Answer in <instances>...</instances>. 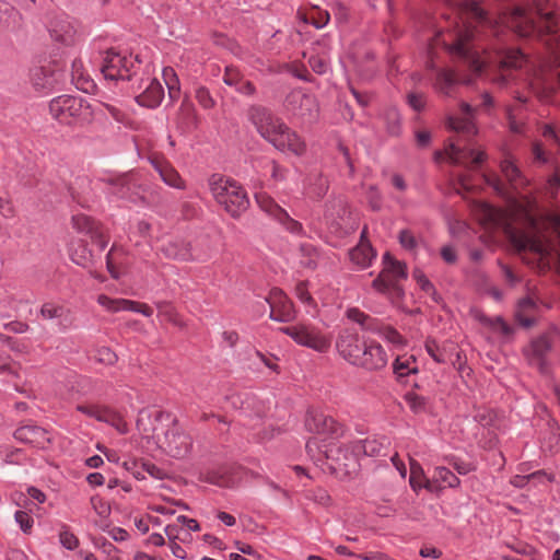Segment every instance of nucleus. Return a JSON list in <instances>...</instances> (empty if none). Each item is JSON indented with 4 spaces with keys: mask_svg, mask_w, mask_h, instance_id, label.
<instances>
[{
    "mask_svg": "<svg viewBox=\"0 0 560 560\" xmlns=\"http://www.w3.org/2000/svg\"><path fill=\"white\" fill-rule=\"evenodd\" d=\"M500 22L521 37H548L546 45L550 49V56L541 62L530 88L540 102L551 103L556 92L560 90V37L557 35L553 13L539 4L529 8L516 7L510 14L502 15Z\"/></svg>",
    "mask_w": 560,
    "mask_h": 560,
    "instance_id": "obj_1",
    "label": "nucleus"
},
{
    "mask_svg": "<svg viewBox=\"0 0 560 560\" xmlns=\"http://www.w3.org/2000/svg\"><path fill=\"white\" fill-rule=\"evenodd\" d=\"M472 212L487 228L501 229L517 252H530L544 265L555 255L560 262V247L556 248L541 232L538 221L522 206L503 210L485 201H475ZM551 224L560 242V217L555 215Z\"/></svg>",
    "mask_w": 560,
    "mask_h": 560,
    "instance_id": "obj_2",
    "label": "nucleus"
},
{
    "mask_svg": "<svg viewBox=\"0 0 560 560\" xmlns=\"http://www.w3.org/2000/svg\"><path fill=\"white\" fill-rule=\"evenodd\" d=\"M137 429L145 439H151L164 453L175 458L189 454L192 441L170 413L144 408L137 418Z\"/></svg>",
    "mask_w": 560,
    "mask_h": 560,
    "instance_id": "obj_3",
    "label": "nucleus"
},
{
    "mask_svg": "<svg viewBox=\"0 0 560 560\" xmlns=\"http://www.w3.org/2000/svg\"><path fill=\"white\" fill-rule=\"evenodd\" d=\"M475 108L468 103L462 102L459 113L447 118L450 129L458 133L444 151H436L434 156L438 162L448 160L454 164L478 166L485 160V152L476 149L470 143V137L476 135L474 124Z\"/></svg>",
    "mask_w": 560,
    "mask_h": 560,
    "instance_id": "obj_4",
    "label": "nucleus"
},
{
    "mask_svg": "<svg viewBox=\"0 0 560 560\" xmlns=\"http://www.w3.org/2000/svg\"><path fill=\"white\" fill-rule=\"evenodd\" d=\"M248 117L257 132L277 150L298 156L305 153L306 144L302 138L267 108L253 106Z\"/></svg>",
    "mask_w": 560,
    "mask_h": 560,
    "instance_id": "obj_5",
    "label": "nucleus"
},
{
    "mask_svg": "<svg viewBox=\"0 0 560 560\" xmlns=\"http://www.w3.org/2000/svg\"><path fill=\"white\" fill-rule=\"evenodd\" d=\"M208 184L215 201L232 217H240L247 210L249 206L247 194L236 180L213 174Z\"/></svg>",
    "mask_w": 560,
    "mask_h": 560,
    "instance_id": "obj_6",
    "label": "nucleus"
},
{
    "mask_svg": "<svg viewBox=\"0 0 560 560\" xmlns=\"http://www.w3.org/2000/svg\"><path fill=\"white\" fill-rule=\"evenodd\" d=\"M49 113L63 125L86 124L93 119V109L86 100L67 94L49 102Z\"/></svg>",
    "mask_w": 560,
    "mask_h": 560,
    "instance_id": "obj_7",
    "label": "nucleus"
},
{
    "mask_svg": "<svg viewBox=\"0 0 560 560\" xmlns=\"http://www.w3.org/2000/svg\"><path fill=\"white\" fill-rule=\"evenodd\" d=\"M280 331L293 339L299 346L319 353L327 352L331 347V335L310 322L281 327Z\"/></svg>",
    "mask_w": 560,
    "mask_h": 560,
    "instance_id": "obj_8",
    "label": "nucleus"
},
{
    "mask_svg": "<svg viewBox=\"0 0 560 560\" xmlns=\"http://www.w3.org/2000/svg\"><path fill=\"white\" fill-rule=\"evenodd\" d=\"M139 63L138 56L121 54L110 48L103 54L101 72L106 80H130Z\"/></svg>",
    "mask_w": 560,
    "mask_h": 560,
    "instance_id": "obj_9",
    "label": "nucleus"
},
{
    "mask_svg": "<svg viewBox=\"0 0 560 560\" xmlns=\"http://www.w3.org/2000/svg\"><path fill=\"white\" fill-rule=\"evenodd\" d=\"M472 28H476V25H472V27L470 25L466 26L465 31L458 32L456 40L452 45L445 42L444 45L452 55L463 59L475 73H481L486 67V58L485 52L480 55L470 45V40L475 36Z\"/></svg>",
    "mask_w": 560,
    "mask_h": 560,
    "instance_id": "obj_10",
    "label": "nucleus"
},
{
    "mask_svg": "<svg viewBox=\"0 0 560 560\" xmlns=\"http://www.w3.org/2000/svg\"><path fill=\"white\" fill-rule=\"evenodd\" d=\"M558 341H560V330L555 327L534 339L529 346L524 349V354L528 363L537 368L540 372H545L546 354Z\"/></svg>",
    "mask_w": 560,
    "mask_h": 560,
    "instance_id": "obj_11",
    "label": "nucleus"
},
{
    "mask_svg": "<svg viewBox=\"0 0 560 560\" xmlns=\"http://www.w3.org/2000/svg\"><path fill=\"white\" fill-rule=\"evenodd\" d=\"M486 66L495 63L499 70L502 72L495 81L500 84H504L508 81L505 71L510 69L521 68L526 62V56L520 50L514 48L500 49L494 55L485 52Z\"/></svg>",
    "mask_w": 560,
    "mask_h": 560,
    "instance_id": "obj_12",
    "label": "nucleus"
},
{
    "mask_svg": "<svg viewBox=\"0 0 560 560\" xmlns=\"http://www.w3.org/2000/svg\"><path fill=\"white\" fill-rule=\"evenodd\" d=\"M383 270L373 281V288L377 291H385L390 287H395L400 280L407 278L406 265L396 260L389 253L383 256Z\"/></svg>",
    "mask_w": 560,
    "mask_h": 560,
    "instance_id": "obj_13",
    "label": "nucleus"
},
{
    "mask_svg": "<svg viewBox=\"0 0 560 560\" xmlns=\"http://www.w3.org/2000/svg\"><path fill=\"white\" fill-rule=\"evenodd\" d=\"M305 428L312 433L334 439L342 435L343 433V428L337 420L317 409H311L307 411Z\"/></svg>",
    "mask_w": 560,
    "mask_h": 560,
    "instance_id": "obj_14",
    "label": "nucleus"
},
{
    "mask_svg": "<svg viewBox=\"0 0 560 560\" xmlns=\"http://www.w3.org/2000/svg\"><path fill=\"white\" fill-rule=\"evenodd\" d=\"M266 301L270 307L271 319L283 323H289L295 319L296 311L294 305L282 290L278 288L272 289Z\"/></svg>",
    "mask_w": 560,
    "mask_h": 560,
    "instance_id": "obj_15",
    "label": "nucleus"
},
{
    "mask_svg": "<svg viewBox=\"0 0 560 560\" xmlns=\"http://www.w3.org/2000/svg\"><path fill=\"white\" fill-rule=\"evenodd\" d=\"M72 228L80 234L89 236L101 250L108 244V237L103 226L86 214L77 213L71 218Z\"/></svg>",
    "mask_w": 560,
    "mask_h": 560,
    "instance_id": "obj_16",
    "label": "nucleus"
},
{
    "mask_svg": "<svg viewBox=\"0 0 560 560\" xmlns=\"http://www.w3.org/2000/svg\"><path fill=\"white\" fill-rule=\"evenodd\" d=\"M365 343L366 341L361 340L355 331L351 329H343L340 331L336 340V348L345 360L355 365Z\"/></svg>",
    "mask_w": 560,
    "mask_h": 560,
    "instance_id": "obj_17",
    "label": "nucleus"
},
{
    "mask_svg": "<svg viewBox=\"0 0 560 560\" xmlns=\"http://www.w3.org/2000/svg\"><path fill=\"white\" fill-rule=\"evenodd\" d=\"M97 302L101 306L106 308L109 312L116 313L121 311H129L135 313H140L145 317H150L153 314L152 307H150L145 303H140L126 299H112L105 294H101L97 298Z\"/></svg>",
    "mask_w": 560,
    "mask_h": 560,
    "instance_id": "obj_18",
    "label": "nucleus"
},
{
    "mask_svg": "<svg viewBox=\"0 0 560 560\" xmlns=\"http://www.w3.org/2000/svg\"><path fill=\"white\" fill-rule=\"evenodd\" d=\"M387 364V355L383 347L375 341H366L355 365L366 370H380Z\"/></svg>",
    "mask_w": 560,
    "mask_h": 560,
    "instance_id": "obj_19",
    "label": "nucleus"
},
{
    "mask_svg": "<svg viewBox=\"0 0 560 560\" xmlns=\"http://www.w3.org/2000/svg\"><path fill=\"white\" fill-rule=\"evenodd\" d=\"M285 107L298 116H313L316 112V101L302 90H293L285 98Z\"/></svg>",
    "mask_w": 560,
    "mask_h": 560,
    "instance_id": "obj_20",
    "label": "nucleus"
},
{
    "mask_svg": "<svg viewBox=\"0 0 560 560\" xmlns=\"http://www.w3.org/2000/svg\"><path fill=\"white\" fill-rule=\"evenodd\" d=\"M14 436L23 443H27L39 448L46 447L51 440L48 431L32 423L18 428L14 432Z\"/></svg>",
    "mask_w": 560,
    "mask_h": 560,
    "instance_id": "obj_21",
    "label": "nucleus"
},
{
    "mask_svg": "<svg viewBox=\"0 0 560 560\" xmlns=\"http://www.w3.org/2000/svg\"><path fill=\"white\" fill-rule=\"evenodd\" d=\"M151 164L166 185L176 189L185 188V180L167 160L153 156L151 158Z\"/></svg>",
    "mask_w": 560,
    "mask_h": 560,
    "instance_id": "obj_22",
    "label": "nucleus"
},
{
    "mask_svg": "<svg viewBox=\"0 0 560 560\" xmlns=\"http://www.w3.org/2000/svg\"><path fill=\"white\" fill-rule=\"evenodd\" d=\"M30 82L36 91L48 92L58 82V75L50 67H34L30 71Z\"/></svg>",
    "mask_w": 560,
    "mask_h": 560,
    "instance_id": "obj_23",
    "label": "nucleus"
},
{
    "mask_svg": "<svg viewBox=\"0 0 560 560\" xmlns=\"http://www.w3.org/2000/svg\"><path fill=\"white\" fill-rule=\"evenodd\" d=\"M365 234L366 228H364L362 231L360 243L349 253L350 260L361 269L368 268L372 260L376 257L375 250L365 240Z\"/></svg>",
    "mask_w": 560,
    "mask_h": 560,
    "instance_id": "obj_24",
    "label": "nucleus"
},
{
    "mask_svg": "<svg viewBox=\"0 0 560 560\" xmlns=\"http://www.w3.org/2000/svg\"><path fill=\"white\" fill-rule=\"evenodd\" d=\"M164 97V90L156 79L150 80L144 91L137 95L136 101L139 105L148 108L158 107Z\"/></svg>",
    "mask_w": 560,
    "mask_h": 560,
    "instance_id": "obj_25",
    "label": "nucleus"
},
{
    "mask_svg": "<svg viewBox=\"0 0 560 560\" xmlns=\"http://www.w3.org/2000/svg\"><path fill=\"white\" fill-rule=\"evenodd\" d=\"M51 37L63 45H71L75 42L77 30L68 20H56L50 30Z\"/></svg>",
    "mask_w": 560,
    "mask_h": 560,
    "instance_id": "obj_26",
    "label": "nucleus"
},
{
    "mask_svg": "<svg viewBox=\"0 0 560 560\" xmlns=\"http://www.w3.org/2000/svg\"><path fill=\"white\" fill-rule=\"evenodd\" d=\"M102 180L106 183L108 186H110L113 194H116L121 198L133 199L130 191L135 185L132 184L130 175H107L104 176Z\"/></svg>",
    "mask_w": 560,
    "mask_h": 560,
    "instance_id": "obj_27",
    "label": "nucleus"
},
{
    "mask_svg": "<svg viewBox=\"0 0 560 560\" xmlns=\"http://www.w3.org/2000/svg\"><path fill=\"white\" fill-rule=\"evenodd\" d=\"M462 11L465 19L470 23L478 25L488 26L493 28V22L488 18L485 10L476 1H464L462 4Z\"/></svg>",
    "mask_w": 560,
    "mask_h": 560,
    "instance_id": "obj_28",
    "label": "nucleus"
},
{
    "mask_svg": "<svg viewBox=\"0 0 560 560\" xmlns=\"http://www.w3.org/2000/svg\"><path fill=\"white\" fill-rule=\"evenodd\" d=\"M387 444L388 441L386 438H366L365 440L354 443L353 452L357 455L364 454L368 456H378Z\"/></svg>",
    "mask_w": 560,
    "mask_h": 560,
    "instance_id": "obj_29",
    "label": "nucleus"
},
{
    "mask_svg": "<svg viewBox=\"0 0 560 560\" xmlns=\"http://www.w3.org/2000/svg\"><path fill=\"white\" fill-rule=\"evenodd\" d=\"M96 420L110 424L121 434L128 432V425L126 421L117 411L109 407L100 405Z\"/></svg>",
    "mask_w": 560,
    "mask_h": 560,
    "instance_id": "obj_30",
    "label": "nucleus"
},
{
    "mask_svg": "<svg viewBox=\"0 0 560 560\" xmlns=\"http://www.w3.org/2000/svg\"><path fill=\"white\" fill-rule=\"evenodd\" d=\"M161 250L165 257L172 259L188 260L191 257L190 245L179 240L168 241Z\"/></svg>",
    "mask_w": 560,
    "mask_h": 560,
    "instance_id": "obj_31",
    "label": "nucleus"
},
{
    "mask_svg": "<svg viewBox=\"0 0 560 560\" xmlns=\"http://www.w3.org/2000/svg\"><path fill=\"white\" fill-rule=\"evenodd\" d=\"M537 305L536 302L532 298H525L518 302L516 310V318L518 323L528 328L535 323V312Z\"/></svg>",
    "mask_w": 560,
    "mask_h": 560,
    "instance_id": "obj_32",
    "label": "nucleus"
},
{
    "mask_svg": "<svg viewBox=\"0 0 560 560\" xmlns=\"http://www.w3.org/2000/svg\"><path fill=\"white\" fill-rule=\"evenodd\" d=\"M501 171L514 189H517L524 185V179L521 175V172L515 165V162L511 155L505 156V159L501 162Z\"/></svg>",
    "mask_w": 560,
    "mask_h": 560,
    "instance_id": "obj_33",
    "label": "nucleus"
},
{
    "mask_svg": "<svg viewBox=\"0 0 560 560\" xmlns=\"http://www.w3.org/2000/svg\"><path fill=\"white\" fill-rule=\"evenodd\" d=\"M300 265L307 269H315L320 255L315 246L312 244H302L299 249Z\"/></svg>",
    "mask_w": 560,
    "mask_h": 560,
    "instance_id": "obj_34",
    "label": "nucleus"
},
{
    "mask_svg": "<svg viewBox=\"0 0 560 560\" xmlns=\"http://www.w3.org/2000/svg\"><path fill=\"white\" fill-rule=\"evenodd\" d=\"M393 370L396 376L400 378L417 373L418 366L412 355H399L394 361Z\"/></svg>",
    "mask_w": 560,
    "mask_h": 560,
    "instance_id": "obj_35",
    "label": "nucleus"
},
{
    "mask_svg": "<svg viewBox=\"0 0 560 560\" xmlns=\"http://www.w3.org/2000/svg\"><path fill=\"white\" fill-rule=\"evenodd\" d=\"M255 198L259 208L276 220H278V218L284 211L283 208H281L270 196L265 192L256 194Z\"/></svg>",
    "mask_w": 560,
    "mask_h": 560,
    "instance_id": "obj_36",
    "label": "nucleus"
},
{
    "mask_svg": "<svg viewBox=\"0 0 560 560\" xmlns=\"http://www.w3.org/2000/svg\"><path fill=\"white\" fill-rule=\"evenodd\" d=\"M515 100L517 105H510L506 107V116L509 120L510 130L520 133L523 130V122L517 120V112L522 105L527 102L526 97H523L521 94L515 95Z\"/></svg>",
    "mask_w": 560,
    "mask_h": 560,
    "instance_id": "obj_37",
    "label": "nucleus"
},
{
    "mask_svg": "<svg viewBox=\"0 0 560 560\" xmlns=\"http://www.w3.org/2000/svg\"><path fill=\"white\" fill-rule=\"evenodd\" d=\"M376 328L372 329L373 332L380 335L388 342L393 343L394 346L400 347L404 346V338L393 327L384 325L376 322Z\"/></svg>",
    "mask_w": 560,
    "mask_h": 560,
    "instance_id": "obj_38",
    "label": "nucleus"
},
{
    "mask_svg": "<svg viewBox=\"0 0 560 560\" xmlns=\"http://www.w3.org/2000/svg\"><path fill=\"white\" fill-rule=\"evenodd\" d=\"M329 20H330V14L328 13V11L322 10L318 7L312 8L310 11H307L304 14V21L306 23L313 24L317 28H322L325 25H327Z\"/></svg>",
    "mask_w": 560,
    "mask_h": 560,
    "instance_id": "obj_39",
    "label": "nucleus"
},
{
    "mask_svg": "<svg viewBox=\"0 0 560 560\" xmlns=\"http://www.w3.org/2000/svg\"><path fill=\"white\" fill-rule=\"evenodd\" d=\"M457 82L456 74L451 70H440L436 77V89L444 93L448 94L452 86Z\"/></svg>",
    "mask_w": 560,
    "mask_h": 560,
    "instance_id": "obj_40",
    "label": "nucleus"
},
{
    "mask_svg": "<svg viewBox=\"0 0 560 560\" xmlns=\"http://www.w3.org/2000/svg\"><path fill=\"white\" fill-rule=\"evenodd\" d=\"M347 316L349 319L360 324L364 329L372 331V329L376 328L377 319L370 317L369 315L361 312L359 308H349L347 311Z\"/></svg>",
    "mask_w": 560,
    "mask_h": 560,
    "instance_id": "obj_41",
    "label": "nucleus"
},
{
    "mask_svg": "<svg viewBox=\"0 0 560 560\" xmlns=\"http://www.w3.org/2000/svg\"><path fill=\"white\" fill-rule=\"evenodd\" d=\"M433 478L439 482H444L451 488L458 487L460 480L457 476H455L450 469L446 467H435Z\"/></svg>",
    "mask_w": 560,
    "mask_h": 560,
    "instance_id": "obj_42",
    "label": "nucleus"
},
{
    "mask_svg": "<svg viewBox=\"0 0 560 560\" xmlns=\"http://www.w3.org/2000/svg\"><path fill=\"white\" fill-rule=\"evenodd\" d=\"M69 314V310L55 303H45L40 308V315L46 319L62 318Z\"/></svg>",
    "mask_w": 560,
    "mask_h": 560,
    "instance_id": "obj_43",
    "label": "nucleus"
},
{
    "mask_svg": "<svg viewBox=\"0 0 560 560\" xmlns=\"http://www.w3.org/2000/svg\"><path fill=\"white\" fill-rule=\"evenodd\" d=\"M425 480V476L422 467L416 460L410 462V478L409 483L411 488L417 491L422 488V483Z\"/></svg>",
    "mask_w": 560,
    "mask_h": 560,
    "instance_id": "obj_44",
    "label": "nucleus"
},
{
    "mask_svg": "<svg viewBox=\"0 0 560 560\" xmlns=\"http://www.w3.org/2000/svg\"><path fill=\"white\" fill-rule=\"evenodd\" d=\"M82 63L80 61H74L72 63V75L73 79L77 80V85L79 89L89 92L90 89L94 86L93 82L84 77L83 72L81 71Z\"/></svg>",
    "mask_w": 560,
    "mask_h": 560,
    "instance_id": "obj_45",
    "label": "nucleus"
},
{
    "mask_svg": "<svg viewBox=\"0 0 560 560\" xmlns=\"http://www.w3.org/2000/svg\"><path fill=\"white\" fill-rule=\"evenodd\" d=\"M288 232L296 235L303 234L302 224L292 219L289 213L284 210L283 213L277 220Z\"/></svg>",
    "mask_w": 560,
    "mask_h": 560,
    "instance_id": "obj_46",
    "label": "nucleus"
},
{
    "mask_svg": "<svg viewBox=\"0 0 560 560\" xmlns=\"http://www.w3.org/2000/svg\"><path fill=\"white\" fill-rule=\"evenodd\" d=\"M71 259L79 266L86 267L92 259V253L85 245L71 249Z\"/></svg>",
    "mask_w": 560,
    "mask_h": 560,
    "instance_id": "obj_47",
    "label": "nucleus"
},
{
    "mask_svg": "<svg viewBox=\"0 0 560 560\" xmlns=\"http://www.w3.org/2000/svg\"><path fill=\"white\" fill-rule=\"evenodd\" d=\"M405 399L409 408L415 412L424 411L428 405L425 397L413 392L406 394Z\"/></svg>",
    "mask_w": 560,
    "mask_h": 560,
    "instance_id": "obj_48",
    "label": "nucleus"
},
{
    "mask_svg": "<svg viewBox=\"0 0 560 560\" xmlns=\"http://www.w3.org/2000/svg\"><path fill=\"white\" fill-rule=\"evenodd\" d=\"M479 319H480V322L490 326L494 331H498L501 335L506 336L511 332L509 325L505 322H503L502 318H500V317L491 319V318H488L482 315L479 317Z\"/></svg>",
    "mask_w": 560,
    "mask_h": 560,
    "instance_id": "obj_49",
    "label": "nucleus"
},
{
    "mask_svg": "<svg viewBox=\"0 0 560 560\" xmlns=\"http://www.w3.org/2000/svg\"><path fill=\"white\" fill-rule=\"evenodd\" d=\"M295 295L303 304L315 307L316 304H315L314 299L312 298V295L308 292L307 282L300 281L296 283Z\"/></svg>",
    "mask_w": 560,
    "mask_h": 560,
    "instance_id": "obj_50",
    "label": "nucleus"
},
{
    "mask_svg": "<svg viewBox=\"0 0 560 560\" xmlns=\"http://www.w3.org/2000/svg\"><path fill=\"white\" fill-rule=\"evenodd\" d=\"M425 350L428 354L438 363L445 362L444 350L440 348L435 340L429 339L425 341Z\"/></svg>",
    "mask_w": 560,
    "mask_h": 560,
    "instance_id": "obj_51",
    "label": "nucleus"
},
{
    "mask_svg": "<svg viewBox=\"0 0 560 560\" xmlns=\"http://www.w3.org/2000/svg\"><path fill=\"white\" fill-rule=\"evenodd\" d=\"M195 97H196L197 102L199 103V105L202 106L205 109H210L215 104L210 92L203 86H199L196 90Z\"/></svg>",
    "mask_w": 560,
    "mask_h": 560,
    "instance_id": "obj_52",
    "label": "nucleus"
},
{
    "mask_svg": "<svg viewBox=\"0 0 560 560\" xmlns=\"http://www.w3.org/2000/svg\"><path fill=\"white\" fill-rule=\"evenodd\" d=\"M91 505L92 509L95 511L97 515H100L102 518H106L110 514V506L109 504L103 500L101 497H92L91 498Z\"/></svg>",
    "mask_w": 560,
    "mask_h": 560,
    "instance_id": "obj_53",
    "label": "nucleus"
},
{
    "mask_svg": "<svg viewBox=\"0 0 560 560\" xmlns=\"http://www.w3.org/2000/svg\"><path fill=\"white\" fill-rule=\"evenodd\" d=\"M95 359L101 363L112 365L117 361V355L108 347H101L96 349Z\"/></svg>",
    "mask_w": 560,
    "mask_h": 560,
    "instance_id": "obj_54",
    "label": "nucleus"
},
{
    "mask_svg": "<svg viewBox=\"0 0 560 560\" xmlns=\"http://www.w3.org/2000/svg\"><path fill=\"white\" fill-rule=\"evenodd\" d=\"M14 518H15L16 523L20 525V528L24 533H30L31 532V529L33 527L34 521H33L32 516L27 512L16 511L15 515H14Z\"/></svg>",
    "mask_w": 560,
    "mask_h": 560,
    "instance_id": "obj_55",
    "label": "nucleus"
},
{
    "mask_svg": "<svg viewBox=\"0 0 560 560\" xmlns=\"http://www.w3.org/2000/svg\"><path fill=\"white\" fill-rule=\"evenodd\" d=\"M223 81L230 86H237L243 81L240 71L234 67H226Z\"/></svg>",
    "mask_w": 560,
    "mask_h": 560,
    "instance_id": "obj_56",
    "label": "nucleus"
},
{
    "mask_svg": "<svg viewBox=\"0 0 560 560\" xmlns=\"http://www.w3.org/2000/svg\"><path fill=\"white\" fill-rule=\"evenodd\" d=\"M412 277L424 292L432 294L435 293L433 284L420 269L413 270Z\"/></svg>",
    "mask_w": 560,
    "mask_h": 560,
    "instance_id": "obj_57",
    "label": "nucleus"
},
{
    "mask_svg": "<svg viewBox=\"0 0 560 560\" xmlns=\"http://www.w3.org/2000/svg\"><path fill=\"white\" fill-rule=\"evenodd\" d=\"M59 539L61 545L69 550L75 549L79 545L78 537L68 529H65L60 533Z\"/></svg>",
    "mask_w": 560,
    "mask_h": 560,
    "instance_id": "obj_58",
    "label": "nucleus"
},
{
    "mask_svg": "<svg viewBox=\"0 0 560 560\" xmlns=\"http://www.w3.org/2000/svg\"><path fill=\"white\" fill-rule=\"evenodd\" d=\"M400 245L408 250H413L417 247V240L409 230H402L399 233Z\"/></svg>",
    "mask_w": 560,
    "mask_h": 560,
    "instance_id": "obj_59",
    "label": "nucleus"
},
{
    "mask_svg": "<svg viewBox=\"0 0 560 560\" xmlns=\"http://www.w3.org/2000/svg\"><path fill=\"white\" fill-rule=\"evenodd\" d=\"M541 133L546 140L551 141L558 148H560V135L556 130L555 126L549 125V124L544 125Z\"/></svg>",
    "mask_w": 560,
    "mask_h": 560,
    "instance_id": "obj_60",
    "label": "nucleus"
},
{
    "mask_svg": "<svg viewBox=\"0 0 560 560\" xmlns=\"http://www.w3.org/2000/svg\"><path fill=\"white\" fill-rule=\"evenodd\" d=\"M103 107L106 109V112L118 122H125L126 121V114L118 108L117 106H114L112 104L104 103Z\"/></svg>",
    "mask_w": 560,
    "mask_h": 560,
    "instance_id": "obj_61",
    "label": "nucleus"
},
{
    "mask_svg": "<svg viewBox=\"0 0 560 560\" xmlns=\"http://www.w3.org/2000/svg\"><path fill=\"white\" fill-rule=\"evenodd\" d=\"M456 191L460 192L462 190L469 191L472 189V185L470 183V178L467 174H457L456 176Z\"/></svg>",
    "mask_w": 560,
    "mask_h": 560,
    "instance_id": "obj_62",
    "label": "nucleus"
},
{
    "mask_svg": "<svg viewBox=\"0 0 560 560\" xmlns=\"http://www.w3.org/2000/svg\"><path fill=\"white\" fill-rule=\"evenodd\" d=\"M308 62L311 68L319 74L325 73L327 71L328 63L326 59L322 57H311Z\"/></svg>",
    "mask_w": 560,
    "mask_h": 560,
    "instance_id": "obj_63",
    "label": "nucleus"
},
{
    "mask_svg": "<svg viewBox=\"0 0 560 560\" xmlns=\"http://www.w3.org/2000/svg\"><path fill=\"white\" fill-rule=\"evenodd\" d=\"M162 77H163V80L167 88L172 86V85L179 84L178 77H177L176 72L174 71V69L171 67H166L163 69Z\"/></svg>",
    "mask_w": 560,
    "mask_h": 560,
    "instance_id": "obj_64",
    "label": "nucleus"
}]
</instances>
